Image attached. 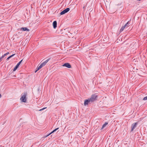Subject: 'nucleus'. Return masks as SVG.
I'll use <instances>...</instances> for the list:
<instances>
[{"mask_svg": "<svg viewBox=\"0 0 147 147\" xmlns=\"http://www.w3.org/2000/svg\"><path fill=\"white\" fill-rule=\"evenodd\" d=\"M27 93H24L23 94L21 97L20 98V100L22 102H26L27 100Z\"/></svg>", "mask_w": 147, "mask_h": 147, "instance_id": "nucleus-1", "label": "nucleus"}, {"mask_svg": "<svg viewBox=\"0 0 147 147\" xmlns=\"http://www.w3.org/2000/svg\"><path fill=\"white\" fill-rule=\"evenodd\" d=\"M108 123H105V124H104L101 128V129H102L104 127H105L107 124Z\"/></svg>", "mask_w": 147, "mask_h": 147, "instance_id": "nucleus-13", "label": "nucleus"}, {"mask_svg": "<svg viewBox=\"0 0 147 147\" xmlns=\"http://www.w3.org/2000/svg\"><path fill=\"white\" fill-rule=\"evenodd\" d=\"M11 57H10V56L9 57H8L7 58V60H8L9 59H10V58H11Z\"/></svg>", "mask_w": 147, "mask_h": 147, "instance_id": "nucleus-21", "label": "nucleus"}, {"mask_svg": "<svg viewBox=\"0 0 147 147\" xmlns=\"http://www.w3.org/2000/svg\"><path fill=\"white\" fill-rule=\"evenodd\" d=\"M128 23H129V22H128L125 25H124L123 26H122L121 28V29L120 30V32H121L123 31L125 27H128V25L129 24Z\"/></svg>", "mask_w": 147, "mask_h": 147, "instance_id": "nucleus-3", "label": "nucleus"}, {"mask_svg": "<svg viewBox=\"0 0 147 147\" xmlns=\"http://www.w3.org/2000/svg\"><path fill=\"white\" fill-rule=\"evenodd\" d=\"M53 28L54 29H55L57 27V22L56 21H54L53 23Z\"/></svg>", "mask_w": 147, "mask_h": 147, "instance_id": "nucleus-7", "label": "nucleus"}, {"mask_svg": "<svg viewBox=\"0 0 147 147\" xmlns=\"http://www.w3.org/2000/svg\"><path fill=\"white\" fill-rule=\"evenodd\" d=\"M16 77V76L15 75H13V76L12 77V78H13V77Z\"/></svg>", "mask_w": 147, "mask_h": 147, "instance_id": "nucleus-23", "label": "nucleus"}, {"mask_svg": "<svg viewBox=\"0 0 147 147\" xmlns=\"http://www.w3.org/2000/svg\"><path fill=\"white\" fill-rule=\"evenodd\" d=\"M65 13H66L65 11L64 10H63V11H62L60 13V14L61 15H62L65 14Z\"/></svg>", "mask_w": 147, "mask_h": 147, "instance_id": "nucleus-15", "label": "nucleus"}, {"mask_svg": "<svg viewBox=\"0 0 147 147\" xmlns=\"http://www.w3.org/2000/svg\"><path fill=\"white\" fill-rule=\"evenodd\" d=\"M1 95L0 94V98L1 97Z\"/></svg>", "mask_w": 147, "mask_h": 147, "instance_id": "nucleus-25", "label": "nucleus"}, {"mask_svg": "<svg viewBox=\"0 0 147 147\" xmlns=\"http://www.w3.org/2000/svg\"><path fill=\"white\" fill-rule=\"evenodd\" d=\"M6 55V54H4L3 55H2L1 58V59L4 57Z\"/></svg>", "mask_w": 147, "mask_h": 147, "instance_id": "nucleus-18", "label": "nucleus"}, {"mask_svg": "<svg viewBox=\"0 0 147 147\" xmlns=\"http://www.w3.org/2000/svg\"><path fill=\"white\" fill-rule=\"evenodd\" d=\"M15 55V54H13L12 55H11V56H10V57H12L13 56Z\"/></svg>", "mask_w": 147, "mask_h": 147, "instance_id": "nucleus-20", "label": "nucleus"}, {"mask_svg": "<svg viewBox=\"0 0 147 147\" xmlns=\"http://www.w3.org/2000/svg\"><path fill=\"white\" fill-rule=\"evenodd\" d=\"M49 61V59H47L44 62L42 63L41 65L42 66L45 65Z\"/></svg>", "mask_w": 147, "mask_h": 147, "instance_id": "nucleus-10", "label": "nucleus"}, {"mask_svg": "<svg viewBox=\"0 0 147 147\" xmlns=\"http://www.w3.org/2000/svg\"><path fill=\"white\" fill-rule=\"evenodd\" d=\"M137 125V123H135V124H133L131 126V131H132L136 127V125Z\"/></svg>", "mask_w": 147, "mask_h": 147, "instance_id": "nucleus-6", "label": "nucleus"}, {"mask_svg": "<svg viewBox=\"0 0 147 147\" xmlns=\"http://www.w3.org/2000/svg\"><path fill=\"white\" fill-rule=\"evenodd\" d=\"M138 69L135 68H133V71H134V72H135L136 71V70H137Z\"/></svg>", "mask_w": 147, "mask_h": 147, "instance_id": "nucleus-17", "label": "nucleus"}, {"mask_svg": "<svg viewBox=\"0 0 147 147\" xmlns=\"http://www.w3.org/2000/svg\"><path fill=\"white\" fill-rule=\"evenodd\" d=\"M46 108H47V107H45V108H42V109H40V110H39V111H42V110H43L44 109H46Z\"/></svg>", "mask_w": 147, "mask_h": 147, "instance_id": "nucleus-19", "label": "nucleus"}, {"mask_svg": "<svg viewBox=\"0 0 147 147\" xmlns=\"http://www.w3.org/2000/svg\"><path fill=\"white\" fill-rule=\"evenodd\" d=\"M1 58H0V62H1Z\"/></svg>", "mask_w": 147, "mask_h": 147, "instance_id": "nucleus-24", "label": "nucleus"}, {"mask_svg": "<svg viewBox=\"0 0 147 147\" xmlns=\"http://www.w3.org/2000/svg\"><path fill=\"white\" fill-rule=\"evenodd\" d=\"M96 97L97 96L96 95H92L91 97L89 98H88V100H89V101L90 102H92L95 100L96 98Z\"/></svg>", "mask_w": 147, "mask_h": 147, "instance_id": "nucleus-2", "label": "nucleus"}, {"mask_svg": "<svg viewBox=\"0 0 147 147\" xmlns=\"http://www.w3.org/2000/svg\"><path fill=\"white\" fill-rule=\"evenodd\" d=\"M143 100H147V96H146V97H144L143 98Z\"/></svg>", "mask_w": 147, "mask_h": 147, "instance_id": "nucleus-16", "label": "nucleus"}, {"mask_svg": "<svg viewBox=\"0 0 147 147\" xmlns=\"http://www.w3.org/2000/svg\"><path fill=\"white\" fill-rule=\"evenodd\" d=\"M6 55H8V54H9V52H7V53H6Z\"/></svg>", "mask_w": 147, "mask_h": 147, "instance_id": "nucleus-22", "label": "nucleus"}, {"mask_svg": "<svg viewBox=\"0 0 147 147\" xmlns=\"http://www.w3.org/2000/svg\"><path fill=\"white\" fill-rule=\"evenodd\" d=\"M70 10V9L69 8H67L65 9H64V10L66 13L68 12Z\"/></svg>", "mask_w": 147, "mask_h": 147, "instance_id": "nucleus-14", "label": "nucleus"}, {"mask_svg": "<svg viewBox=\"0 0 147 147\" xmlns=\"http://www.w3.org/2000/svg\"><path fill=\"white\" fill-rule=\"evenodd\" d=\"M21 30L23 31H29V30L26 28H21Z\"/></svg>", "mask_w": 147, "mask_h": 147, "instance_id": "nucleus-9", "label": "nucleus"}, {"mask_svg": "<svg viewBox=\"0 0 147 147\" xmlns=\"http://www.w3.org/2000/svg\"><path fill=\"white\" fill-rule=\"evenodd\" d=\"M42 67V66L40 65L38 67H37V70L35 71V72H36L37 71L41 69Z\"/></svg>", "mask_w": 147, "mask_h": 147, "instance_id": "nucleus-12", "label": "nucleus"}, {"mask_svg": "<svg viewBox=\"0 0 147 147\" xmlns=\"http://www.w3.org/2000/svg\"><path fill=\"white\" fill-rule=\"evenodd\" d=\"M59 129V128H57L56 129H55L54 130H53V131H52L49 134H48L47 136H49V135H51V134H52L53 133V132H55V131H56V130H57L58 129Z\"/></svg>", "mask_w": 147, "mask_h": 147, "instance_id": "nucleus-11", "label": "nucleus"}, {"mask_svg": "<svg viewBox=\"0 0 147 147\" xmlns=\"http://www.w3.org/2000/svg\"><path fill=\"white\" fill-rule=\"evenodd\" d=\"M23 60H22L21 61H20L16 65V66H15V67H14V68L13 69V71H15L18 68V67H19V65H20V64H21V62H22Z\"/></svg>", "mask_w": 147, "mask_h": 147, "instance_id": "nucleus-4", "label": "nucleus"}, {"mask_svg": "<svg viewBox=\"0 0 147 147\" xmlns=\"http://www.w3.org/2000/svg\"><path fill=\"white\" fill-rule=\"evenodd\" d=\"M90 102L89 101V100L88 99L86 100L84 102V106H86V105H88V103L89 102Z\"/></svg>", "mask_w": 147, "mask_h": 147, "instance_id": "nucleus-8", "label": "nucleus"}, {"mask_svg": "<svg viewBox=\"0 0 147 147\" xmlns=\"http://www.w3.org/2000/svg\"><path fill=\"white\" fill-rule=\"evenodd\" d=\"M62 66L63 67H65L68 68H70L71 67L70 65L68 63H66L64 64Z\"/></svg>", "mask_w": 147, "mask_h": 147, "instance_id": "nucleus-5", "label": "nucleus"}]
</instances>
